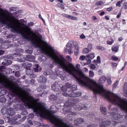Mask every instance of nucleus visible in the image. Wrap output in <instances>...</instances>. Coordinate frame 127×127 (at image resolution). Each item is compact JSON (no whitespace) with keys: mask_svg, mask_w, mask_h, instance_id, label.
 Masks as SVG:
<instances>
[{"mask_svg":"<svg viewBox=\"0 0 127 127\" xmlns=\"http://www.w3.org/2000/svg\"><path fill=\"white\" fill-rule=\"evenodd\" d=\"M42 36L36 34L31 31L28 28V39L31 40L32 43L36 47L39 48L43 53L51 58L56 64L59 65L62 68L71 74L82 86L86 87L93 91L96 94H99L105 97L112 104L119 106L121 110L124 111L127 116V100L123 99L116 94L106 91L102 85L98 84L93 80H90L79 68V64L76 65V67L71 64L68 65L65 63L64 59L60 57L55 53V50L46 42L43 41Z\"/></svg>","mask_w":127,"mask_h":127,"instance_id":"obj_1","label":"nucleus"},{"mask_svg":"<svg viewBox=\"0 0 127 127\" xmlns=\"http://www.w3.org/2000/svg\"><path fill=\"white\" fill-rule=\"evenodd\" d=\"M77 45V43L73 42L71 41H69L66 44V48L64 51L66 52L68 51V53L69 54H71L73 53V48L74 47V44Z\"/></svg>","mask_w":127,"mask_h":127,"instance_id":"obj_2","label":"nucleus"},{"mask_svg":"<svg viewBox=\"0 0 127 127\" xmlns=\"http://www.w3.org/2000/svg\"><path fill=\"white\" fill-rule=\"evenodd\" d=\"M74 108L76 110H81L82 108L84 109H86L87 108V107L85 106L84 105H82V106H80L79 105H74L73 106Z\"/></svg>","mask_w":127,"mask_h":127,"instance_id":"obj_3","label":"nucleus"},{"mask_svg":"<svg viewBox=\"0 0 127 127\" xmlns=\"http://www.w3.org/2000/svg\"><path fill=\"white\" fill-rule=\"evenodd\" d=\"M60 88V87L59 86V85L56 82L52 86V90H53L54 91H58Z\"/></svg>","mask_w":127,"mask_h":127,"instance_id":"obj_4","label":"nucleus"},{"mask_svg":"<svg viewBox=\"0 0 127 127\" xmlns=\"http://www.w3.org/2000/svg\"><path fill=\"white\" fill-rule=\"evenodd\" d=\"M111 116L113 118H114L115 119H118V118H120L122 116L118 114L115 113L114 112H111Z\"/></svg>","mask_w":127,"mask_h":127,"instance_id":"obj_5","label":"nucleus"},{"mask_svg":"<svg viewBox=\"0 0 127 127\" xmlns=\"http://www.w3.org/2000/svg\"><path fill=\"white\" fill-rule=\"evenodd\" d=\"M106 79V78L105 76H102L100 78L98 82L99 83H104Z\"/></svg>","mask_w":127,"mask_h":127,"instance_id":"obj_6","label":"nucleus"},{"mask_svg":"<svg viewBox=\"0 0 127 127\" xmlns=\"http://www.w3.org/2000/svg\"><path fill=\"white\" fill-rule=\"evenodd\" d=\"M38 82L41 83H45L46 81V78L43 76L40 77L38 79Z\"/></svg>","mask_w":127,"mask_h":127,"instance_id":"obj_7","label":"nucleus"},{"mask_svg":"<svg viewBox=\"0 0 127 127\" xmlns=\"http://www.w3.org/2000/svg\"><path fill=\"white\" fill-rule=\"evenodd\" d=\"M35 57L33 56L30 55L26 56V60L28 61H33Z\"/></svg>","mask_w":127,"mask_h":127,"instance_id":"obj_8","label":"nucleus"},{"mask_svg":"<svg viewBox=\"0 0 127 127\" xmlns=\"http://www.w3.org/2000/svg\"><path fill=\"white\" fill-rule=\"evenodd\" d=\"M79 48H80L77 45L75 46L74 50V53L75 55H77L79 53Z\"/></svg>","mask_w":127,"mask_h":127,"instance_id":"obj_9","label":"nucleus"},{"mask_svg":"<svg viewBox=\"0 0 127 127\" xmlns=\"http://www.w3.org/2000/svg\"><path fill=\"white\" fill-rule=\"evenodd\" d=\"M119 47L117 46H113L111 48V50L113 52L115 53L118 52L119 50Z\"/></svg>","mask_w":127,"mask_h":127,"instance_id":"obj_10","label":"nucleus"},{"mask_svg":"<svg viewBox=\"0 0 127 127\" xmlns=\"http://www.w3.org/2000/svg\"><path fill=\"white\" fill-rule=\"evenodd\" d=\"M94 62L96 65L99 64L101 63L100 57L99 56L97 57L96 60H94Z\"/></svg>","mask_w":127,"mask_h":127,"instance_id":"obj_11","label":"nucleus"},{"mask_svg":"<svg viewBox=\"0 0 127 127\" xmlns=\"http://www.w3.org/2000/svg\"><path fill=\"white\" fill-rule=\"evenodd\" d=\"M123 89L124 92V95L126 97H127V83H125L124 85Z\"/></svg>","mask_w":127,"mask_h":127,"instance_id":"obj_12","label":"nucleus"},{"mask_svg":"<svg viewBox=\"0 0 127 127\" xmlns=\"http://www.w3.org/2000/svg\"><path fill=\"white\" fill-rule=\"evenodd\" d=\"M111 122L109 121H107L106 122H103L102 123V125L100 127H106V125H109L110 124Z\"/></svg>","mask_w":127,"mask_h":127,"instance_id":"obj_13","label":"nucleus"},{"mask_svg":"<svg viewBox=\"0 0 127 127\" xmlns=\"http://www.w3.org/2000/svg\"><path fill=\"white\" fill-rule=\"evenodd\" d=\"M72 93L74 94V95H70V97H75L81 95V94L80 92H77L76 93L72 92Z\"/></svg>","mask_w":127,"mask_h":127,"instance_id":"obj_14","label":"nucleus"},{"mask_svg":"<svg viewBox=\"0 0 127 127\" xmlns=\"http://www.w3.org/2000/svg\"><path fill=\"white\" fill-rule=\"evenodd\" d=\"M83 122V120L81 118L78 119L76 120L75 121V122L77 124H81Z\"/></svg>","mask_w":127,"mask_h":127,"instance_id":"obj_15","label":"nucleus"},{"mask_svg":"<svg viewBox=\"0 0 127 127\" xmlns=\"http://www.w3.org/2000/svg\"><path fill=\"white\" fill-rule=\"evenodd\" d=\"M100 111L104 114L105 115L106 114V109L104 107H103L102 105L100 106Z\"/></svg>","mask_w":127,"mask_h":127,"instance_id":"obj_16","label":"nucleus"},{"mask_svg":"<svg viewBox=\"0 0 127 127\" xmlns=\"http://www.w3.org/2000/svg\"><path fill=\"white\" fill-rule=\"evenodd\" d=\"M87 56L89 59V60H90L91 59H93L95 57V54L94 53H91L87 55Z\"/></svg>","mask_w":127,"mask_h":127,"instance_id":"obj_17","label":"nucleus"},{"mask_svg":"<svg viewBox=\"0 0 127 127\" xmlns=\"http://www.w3.org/2000/svg\"><path fill=\"white\" fill-rule=\"evenodd\" d=\"M64 110H65L66 112H65V114L67 113L68 114V115L74 114V113H73L72 111H71L70 110H68L67 109L66 110H65L64 109Z\"/></svg>","mask_w":127,"mask_h":127,"instance_id":"obj_18","label":"nucleus"},{"mask_svg":"<svg viewBox=\"0 0 127 127\" xmlns=\"http://www.w3.org/2000/svg\"><path fill=\"white\" fill-rule=\"evenodd\" d=\"M49 99L52 100H56L57 99V97L54 95H52L49 97Z\"/></svg>","mask_w":127,"mask_h":127,"instance_id":"obj_19","label":"nucleus"},{"mask_svg":"<svg viewBox=\"0 0 127 127\" xmlns=\"http://www.w3.org/2000/svg\"><path fill=\"white\" fill-rule=\"evenodd\" d=\"M90 51L87 48H85L83 49L82 53L84 54H85L88 53Z\"/></svg>","mask_w":127,"mask_h":127,"instance_id":"obj_20","label":"nucleus"},{"mask_svg":"<svg viewBox=\"0 0 127 127\" xmlns=\"http://www.w3.org/2000/svg\"><path fill=\"white\" fill-rule=\"evenodd\" d=\"M31 64L29 63H25L23 64V66H25L26 68L28 67H30L31 66Z\"/></svg>","mask_w":127,"mask_h":127,"instance_id":"obj_21","label":"nucleus"},{"mask_svg":"<svg viewBox=\"0 0 127 127\" xmlns=\"http://www.w3.org/2000/svg\"><path fill=\"white\" fill-rule=\"evenodd\" d=\"M119 83V81L118 80H117L116 82L113 85V89H115L118 86Z\"/></svg>","mask_w":127,"mask_h":127,"instance_id":"obj_22","label":"nucleus"},{"mask_svg":"<svg viewBox=\"0 0 127 127\" xmlns=\"http://www.w3.org/2000/svg\"><path fill=\"white\" fill-rule=\"evenodd\" d=\"M111 59L113 60L114 61H118L119 59L115 55L112 56L111 57Z\"/></svg>","mask_w":127,"mask_h":127,"instance_id":"obj_23","label":"nucleus"},{"mask_svg":"<svg viewBox=\"0 0 127 127\" xmlns=\"http://www.w3.org/2000/svg\"><path fill=\"white\" fill-rule=\"evenodd\" d=\"M87 48L90 51H91L92 49V44L91 43L89 44L88 45Z\"/></svg>","mask_w":127,"mask_h":127,"instance_id":"obj_24","label":"nucleus"},{"mask_svg":"<svg viewBox=\"0 0 127 127\" xmlns=\"http://www.w3.org/2000/svg\"><path fill=\"white\" fill-rule=\"evenodd\" d=\"M89 76L90 77H93L94 75V73L93 71L90 70L89 71Z\"/></svg>","mask_w":127,"mask_h":127,"instance_id":"obj_25","label":"nucleus"},{"mask_svg":"<svg viewBox=\"0 0 127 127\" xmlns=\"http://www.w3.org/2000/svg\"><path fill=\"white\" fill-rule=\"evenodd\" d=\"M123 1V0H121L118 1L116 3V6L120 7L121 6V4L122 2Z\"/></svg>","mask_w":127,"mask_h":127,"instance_id":"obj_26","label":"nucleus"},{"mask_svg":"<svg viewBox=\"0 0 127 127\" xmlns=\"http://www.w3.org/2000/svg\"><path fill=\"white\" fill-rule=\"evenodd\" d=\"M68 93H66L65 92L64 93H63V95L64 96H69L70 97V95H71L70 94V91H69L68 92Z\"/></svg>","mask_w":127,"mask_h":127,"instance_id":"obj_27","label":"nucleus"},{"mask_svg":"<svg viewBox=\"0 0 127 127\" xmlns=\"http://www.w3.org/2000/svg\"><path fill=\"white\" fill-rule=\"evenodd\" d=\"M57 6L60 7L62 9H64V6L62 4L60 3H58L57 5Z\"/></svg>","mask_w":127,"mask_h":127,"instance_id":"obj_28","label":"nucleus"},{"mask_svg":"<svg viewBox=\"0 0 127 127\" xmlns=\"http://www.w3.org/2000/svg\"><path fill=\"white\" fill-rule=\"evenodd\" d=\"M38 65H35L34 66V67L33 68V70L35 72H38Z\"/></svg>","mask_w":127,"mask_h":127,"instance_id":"obj_29","label":"nucleus"},{"mask_svg":"<svg viewBox=\"0 0 127 127\" xmlns=\"http://www.w3.org/2000/svg\"><path fill=\"white\" fill-rule=\"evenodd\" d=\"M103 4V2L102 1L97 2L95 3V4L97 5H101Z\"/></svg>","mask_w":127,"mask_h":127,"instance_id":"obj_30","label":"nucleus"},{"mask_svg":"<svg viewBox=\"0 0 127 127\" xmlns=\"http://www.w3.org/2000/svg\"><path fill=\"white\" fill-rule=\"evenodd\" d=\"M62 15L64 17L67 18H69L70 15L65 13H63Z\"/></svg>","mask_w":127,"mask_h":127,"instance_id":"obj_31","label":"nucleus"},{"mask_svg":"<svg viewBox=\"0 0 127 127\" xmlns=\"http://www.w3.org/2000/svg\"><path fill=\"white\" fill-rule=\"evenodd\" d=\"M96 67L95 64H91L90 66V68L92 70L95 69Z\"/></svg>","mask_w":127,"mask_h":127,"instance_id":"obj_32","label":"nucleus"},{"mask_svg":"<svg viewBox=\"0 0 127 127\" xmlns=\"http://www.w3.org/2000/svg\"><path fill=\"white\" fill-rule=\"evenodd\" d=\"M69 19L74 20H77V17H73L70 15Z\"/></svg>","mask_w":127,"mask_h":127,"instance_id":"obj_33","label":"nucleus"},{"mask_svg":"<svg viewBox=\"0 0 127 127\" xmlns=\"http://www.w3.org/2000/svg\"><path fill=\"white\" fill-rule=\"evenodd\" d=\"M86 57L82 55L80 56L79 58V60L81 61H83L85 59Z\"/></svg>","mask_w":127,"mask_h":127,"instance_id":"obj_34","label":"nucleus"},{"mask_svg":"<svg viewBox=\"0 0 127 127\" xmlns=\"http://www.w3.org/2000/svg\"><path fill=\"white\" fill-rule=\"evenodd\" d=\"M97 48L98 49L101 50H105L104 48L100 46H97Z\"/></svg>","mask_w":127,"mask_h":127,"instance_id":"obj_35","label":"nucleus"},{"mask_svg":"<svg viewBox=\"0 0 127 127\" xmlns=\"http://www.w3.org/2000/svg\"><path fill=\"white\" fill-rule=\"evenodd\" d=\"M6 101V99L4 97L0 98V102H4Z\"/></svg>","mask_w":127,"mask_h":127,"instance_id":"obj_36","label":"nucleus"},{"mask_svg":"<svg viewBox=\"0 0 127 127\" xmlns=\"http://www.w3.org/2000/svg\"><path fill=\"white\" fill-rule=\"evenodd\" d=\"M114 42V40L113 39H112L111 40V41H110L109 40L107 42V43L109 45H111Z\"/></svg>","mask_w":127,"mask_h":127,"instance_id":"obj_37","label":"nucleus"},{"mask_svg":"<svg viewBox=\"0 0 127 127\" xmlns=\"http://www.w3.org/2000/svg\"><path fill=\"white\" fill-rule=\"evenodd\" d=\"M66 58L69 62H71V61L72 59L70 56H67L66 57Z\"/></svg>","mask_w":127,"mask_h":127,"instance_id":"obj_38","label":"nucleus"},{"mask_svg":"<svg viewBox=\"0 0 127 127\" xmlns=\"http://www.w3.org/2000/svg\"><path fill=\"white\" fill-rule=\"evenodd\" d=\"M123 7L125 9H127V2L123 3Z\"/></svg>","mask_w":127,"mask_h":127,"instance_id":"obj_39","label":"nucleus"},{"mask_svg":"<svg viewBox=\"0 0 127 127\" xmlns=\"http://www.w3.org/2000/svg\"><path fill=\"white\" fill-rule=\"evenodd\" d=\"M26 52L27 53L31 54L32 53V51L31 50H26Z\"/></svg>","mask_w":127,"mask_h":127,"instance_id":"obj_40","label":"nucleus"},{"mask_svg":"<svg viewBox=\"0 0 127 127\" xmlns=\"http://www.w3.org/2000/svg\"><path fill=\"white\" fill-rule=\"evenodd\" d=\"M66 87L65 86L62 87L61 88V89L63 91H65L66 90Z\"/></svg>","mask_w":127,"mask_h":127,"instance_id":"obj_41","label":"nucleus"},{"mask_svg":"<svg viewBox=\"0 0 127 127\" xmlns=\"http://www.w3.org/2000/svg\"><path fill=\"white\" fill-rule=\"evenodd\" d=\"M76 86L75 85H73L72 86V89L73 90H75L76 89Z\"/></svg>","mask_w":127,"mask_h":127,"instance_id":"obj_42","label":"nucleus"},{"mask_svg":"<svg viewBox=\"0 0 127 127\" xmlns=\"http://www.w3.org/2000/svg\"><path fill=\"white\" fill-rule=\"evenodd\" d=\"M5 69V67L3 66H0V71H3V69Z\"/></svg>","mask_w":127,"mask_h":127,"instance_id":"obj_43","label":"nucleus"},{"mask_svg":"<svg viewBox=\"0 0 127 127\" xmlns=\"http://www.w3.org/2000/svg\"><path fill=\"white\" fill-rule=\"evenodd\" d=\"M66 86L67 88H69L71 87V84L69 83H67L66 84Z\"/></svg>","mask_w":127,"mask_h":127,"instance_id":"obj_44","label":"nucleus"},{"mask_svg":"<svg viewBox=\"0 0 127 127\" xmlns=\"http://www.w3.org/2000/svg\"><path fill=\"white\" fill-rule=\"evenodd\" d=\"M112 65L113 68H115L117 66V64L116 63H113L112 64Z\"/></svg>","mask_w":127,"mask_h":127,"instance_id":"obj_45","label":"nucleus"},{"mask_svg":"<svg viewBox=\"0 0 127 127\" xmlns=\"http://www.w3.org/2000/svg\"><path fill=\"white\" fill-rule=\"evenodd\" d=\"M80 38L82 39H84L85 38V36L83 34H82L80 36Z\"/></svg>","mask_w":127,"mask_h":127,"instance_id":"obj_46","label":"nucleus"},{"mask_svg":"<svg viewBox=\"0 0 127 127\" xmlns=\"http://www.w3.org/2000/svg\"><path fill=\"white\" fill-rule=\"evenodd\" d=\"M9 9L10 11H15L16 10V8L14 7L10 8Z\"/></svg>","mask_w":127,"mask_h":127,"instance_id":"obj_47","label":"nucleus"},{"mask_svg":"<svg viewBox=\"0 0 127 127\" xmlns=\"http://www.w3.org/2000/svg\"><path fill=\"white\" fill-rule=\"evenodd\" d=\"M15 75L17 77H19L20 75V73L19 72H16L15 73Z\"/></svg>","mask_w":127,"mask_h":127,"instance_id":"obj_48","label":"nucleus"},{"mask_svg":"<svg viewBox=\"0 0 127 127\" xmlns=\"http://www.w3.org/2000/svg\"><path fill=\"white\" fill-rule=\"evenodd\" d=\"M29 117L31 118H32L34 117V115L32 113L30 114L29 115Z\"/></svg>","mask_w":127,"mask_h":127,"instance_id":"obj_49","label":"nucleus"},{"mask_svg":"<svg viewBox=\"0 0 127 127\" xmlns=\"http://www.w3.org/2000/svg\"><path fill=\"white\" fill-rule=\"evenodd\" d=\"M107 82L108 84L109 85L111 84L112 83L111 80L110 79L107 80Z\"/></svg>","mask_w":127,"mask_h":127,"instance_id":"obj_50","label":"nucleus"},{"mask_svg":"<svg viewBox=\"0 0 127 127\" xmlns=\"http://www.w3.org/2000/svg\"><path fill=\"white\" fill-rule=\"evenodd\" d=\"M121 15V12H120L117 15V16H116V18H119L120 17Z\"/></svg>","mask_w":127,"mask_h":127,"instance_id":"obj_51","label":"nucleus"},{"mask_svg":"<svg viewBox=\"0 0 127 127\" xmlns=\"http://www.w3.org/2000/svg\"><path fill=\"white\" fill-rule=\"evenodd\" d=\"M7 63L8 64H11L12 63V61L10 60H8L7 61Z\"/></svg>","mask_w":127,"mask_h":127,"instance_id":"obj_52","label":"nucleus"},{"mask_svg":"<svg viewBox=\"0 0 127 127\" xmlns=\"http://www.w3.org/2000/svg\"><path fill=\"white\" fill-rule=\"evenodd\" d=\"M88 62H89V63H85L84 64V65H88L91 62V60H89Z\"/></svg>","mask_w":127,"mask_h":127,"instance_id":"obj_53","label":"nucleus"},{"mask_svg":"<svg viewBox=\"0 0 127 127\" xmlns=\"http://www.w3.org/2000/svg\"><path fill=\"white\" fill-rule=\"evenodd\" d=\"M112 8V7H110L109 8H107V10L108 11H111V9Z\"/></svg>","mask_w":127,"mask_h":127,"instance_id":"obj_54","label":"nucleus"},{"mask_svg":"<svg viewBox=\"0 0 127 127\" xmlns=\"http://www.w3.org/2000/svg\"><path fill=\"white\" fill-rule=\"evenodd\" d=\"M33 25V23L32 22H30L28 23V25L29 26H32Z\"/></svg>","mask_w":127,"mask_h":127,"instance_id":"obj_55","label":"nucleus"},{"mask_svg":"<svg viewBox=\"0 0 127 127\" xmlns=\"http://www.w3.org/2000/svg\"><path fill=\"white\" fill-rule=\"evenodd\" d=\"M4 52L3 50H0V55L3 54Z\"/></svg>","mask_w":127,"mask_h":127,"instance_id":"obj_56","label":"nucleus"},{"mask_svg":"<svg viewBox=\"0 0 127 127\" xmlns=\"http://www.w3.org/2000/svg\"><path fill=\"white\" fill-rule=\"evenodd\" d=\"M4 123V121L2 120H0V124H2Z\"/></svg>","mask_w":127,"mask_h":127,"instance_id":"obj_57","label":"nucleus"},{"mask_svg":"<svg viewBox=\"0 0 127 127\" xmlns=\"http://www.w3.org/2000/svg\"><path fill=\"white\" fill-rule=\"evenodd\" d=\"M92 18L94 20H95L97 19V18H96V17H95V16H93L92 17Z\"/></svg>","mask_w":127,"mask_h":127,"instance_id":"obj_58","label":"nucleus"},{"mask_svg":"<svg viewBox=\"0 0 127 127\" xmlns=\"http://www.w3.org/2000/svg\"><path fill=\"white\" fill-rule=\"evenodd\" d=\"M38 17L39 18L42 20L43 19L41 16V15L40 14H39L38 16Z\"/></svg>","mask_w":127,"mask_h":127,"instance_id":"obj_59","label":"nucleus"},{"mask_svg":"<svg viewBox=\"0 0 127 127\" xmlns=\"http://www.w3.org/2000/svg\"><path fill=\"white\" fill-rule=\"evenodd\" d=\"M105 19L107 20H108L109 19V17L107 16H105Z\"/></svg>","mask_w":127,"mask_h":127,"instance_id":"obj_60","label":"nucleus"},{"mask_svg":"<svg viewBox=\"0 0 127 127\" xmlns=\"http://www.w3.org/2000/svg\"><path fill=\"white\" fill-rule=\"evenodd\" d=\"M105 13L103 11L101 12L100 14V15L101 16L103 15Z\"/></svg>","mask_w":127,"mask_h":127,"instance_id":"obj_61","label":"nucleus"},{"mask_svg":"<svg viewBox=\"0 0 127 127\" xmlns=\"http://www.w3.org/2000/svg\"><path fill=\"white\" fill-rule=\"evenodd\" d=\"M84 70L86 72H88V70L87 69V68H84Z\"/></svg>","mask_w":127,"mask_h":127,"instance_id":"obj_62","label":"nucleus"},{"mask_svg":"<svg viewBox=\"0 0 127 127\" xmlns=\"http://www.w3.org/2000/svg\"><path fill=\"white\" fill-rule=\"evenodd\" d=\"M123 39V38L122 37H120L119 38L118 40L119 41H122Z\"/></svg>","mask_w":127,"mask_h":127,"instance_id":"obj_63","label":"nucleus"},{"mask_svg":"<svg viewBox=\"0 0 127 127\" xmlns=\"http://www.w3.org/2000/svg\"><path fill=\"white\" fill-rule=\"evenodd\" d=\"M125 64L124 66H123V67L121 69V70L123 71L124 69L125 68Z\"/></svg>","mask_w":127,"mask_h":127,"instance_id":"obj_64","label":"nucleus"}]
</instances>
